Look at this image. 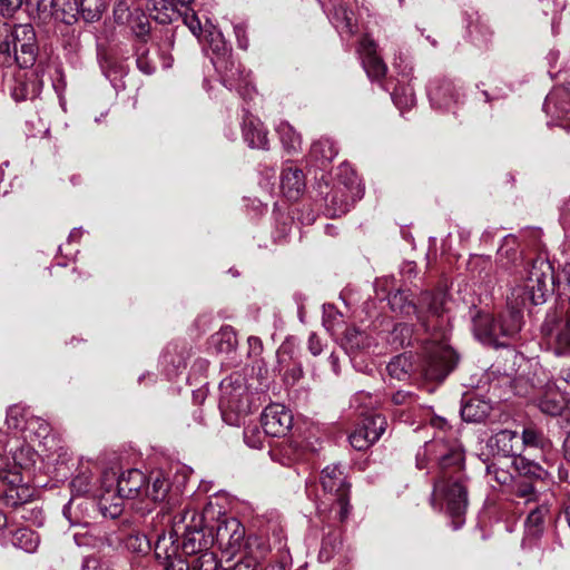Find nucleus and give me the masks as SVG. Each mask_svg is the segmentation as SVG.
Segmentation results:
<instances>
[{"mask_svg": "<svg viewBox=\"0 0 570 570\" xmlns=\"http://www.w3.org/2000/svg\"><path fill=\"white\" fill-rule=\"evenodd\" d=\"M425 459L438 463V476L433 481L431 505L436 510L445 508L448 514L454 519V527L459 528L462 524L461 517L468 507L463 449L455 439L446 440L435 436L425 443L423 453H417L416 466L419 469L425 468Z\"/></svg>", "mask_w": 570, "mask_h": 570, "instance_id": "f257e3e1", "label": "nucleus"}, {"mask_svg": "<svg viewBox=\"0 0 570 570\" xmlns=\"http://www.w3.org/2000/svg\"><path fill=\"white\" fill-rule=\"evenodd\" d=\"M147 476L138 469H129L119 476L112 471L102 474L105 492L100 494L98 507L106 518L115 519L122 512L124 499H142Z\"/></svg>", "mask_w": 570, "mask_h": 570, "instance_id": "f03ea898", "label": "nucleus"}, {"mask_svg": "<svg viewBox=\"0 0 570 570\" xmlns=\"http://www.w3.org/2000/svg\"><path fill=\"white\" fill-rule=\"evenodd\" d=\"M522 312L510 304V307L498 318L490 314L479 313L473 318V333L483 344L494 347L507 346L522 327Z\"/></svg>", "mask_w": 570, "mask_h": 570, "instance_id": "7ed1b4c3", "label": "nucleus"}, {"mask_svg": "<svg viewBox=\"0 0 570 570\" xmlns=\"http://www.w3.org/2000/svg\"><path fill=\"white\" fill-rule=\"evenodd\" d=\"M553 282V268L551 264L538 257L533 259L527 269L521 284L511 292L510 304L518 308L541 305L547 301Z\"/></svg>", "mask_w": 570, "mask_h": 570, "instance_id": "20e7f679", "label": "nucleus"}, {"mask_svg": "<svg viewBox=\"0 0 570 570\" xmlns=\"http://www.w3.org/2000/svg\"><path fill=\"white\" fill-rule=\"evenodd\" d=\"M6 36L0 42V57L3 65L17 63L20 68L31 67L37 58L38 45L31 24H3Z\"/></svg>", "mask_w": 570, "mask_h": 570, "instance_id": "39448f33", "label": "nucleus"}, {"mask_svg": "<svg viewBox=\"0 0 570 570\" xmlns=\"http://www.w3.org/2000/svg\"><path fill=\"white\" fill-rule=\"evenodd\" d=\"M321 484L326 494L330 512L334 520L344 522L347 520L352 507L350 504V485L337 465H327L321 473Z\"/></svg>", "mask_w": 570, "mask_h": 570, "instance_id": "423d86ee", "label": "nucleus"}, {"mask_svg": "<svg viewBox=\"0 0 570 570\" xmlns=\"http://www.w3.org/2000/svg\"><path fill=\"white\" fill-rule=\"evenodd\" d=\"M458 355L445 342H431L425 347L422 376L425 381L442 382L456 366Z\"/></svg>", "mask_w": 570, "mask_h": 570, "instance_id": "0eeeda50", "label": "nucleus"}, {"mask_svg": "<svg viewBox=\"0 0 570 570\" xmlns=\"http://www.w3.org/2000/svg\"><path fill=\"white\" fill-rule=\"evenodd\" d=\"M541 332L552 341L557 355H570V298L547 314Z\"/></svg>", "mask_w": 570, "mask_h": 570, "instance_id": "6e6552de", "label": "nucleus"}, {"mask_svg": "<svg viewBox=\"0 0 570 570\" xmlns=\"http://www.w3.org/2000/svg\"><path fill=\"white\" fill-rule=\"evenodd\" d=\"M219 407L227 424L239 425L250 412L249 394L246 387L242 383L234 385L230 381H223Z\"/></svg>", "mask_w": 570, "mask_h": 570, "instance_id": "1a4fd4ad", "label": "nucleus"}, {"mask_svg": "<svg viewBox=\"0 0 570 570\" xmlns=\"http://www.w3.org/2000/svg\"><path fill=\"white\" fill-rule=\"evenodd\" d=\"M176 531L163 532L157 535L155 556L164 570H190V564L179 553Z\"/></svg>", "mask_w": 570, "mask_h": 570, "instance_id": "9d476101", "label": "nucleus"}, {"mask_svg": "<svg viewBox=\"0 0 570 570\" xmlns=\"http://www.w3.org/2000/svg\"><path fill=\"white\" fill-rule=\"evenodd\" d=\"M262 425L265 434L281 438L285 436L293 425V415L283 404H271L262 413Z\"/></svg>", "mask_w": 570, "mask_h": 570, "instance_id": "9b49d317", "label": "nucleus"}, {"mask_svg": "<svg viewBox=\"0 0 570 570\" xmlns=\"http://www.w3.org/2000/svg\"><path fill=\"white\" fill-rule=\"evenodd\" d=\"M191 522L193 525H186L183 542L179 546L183 552L188 556L207 551L213 543L212 533H207L203 527V517L193 513Z\"/></svg>", "mask_w": 570, "mask_h": 570, "instance_id": "f8f14e48", "label": "nucleus"}, {"mask_svg": "<svg viewBox=\"0 0 570 570\" xmlns=\"http://www.w3.org/2000/svg\"><path fill=\"white\" fill-rule=\"evenodd\" d=\"M245 529L235 518H225L219 521L216 530V540L226 553L234 556L244 543Z\"/></svg>", "mask_w": 570, "mask_h": 570, "instance_id": "ddd939ff", "label": "nucleus"}, {"mask_svg": "<svg viewBox=\"0 0 570 570\" xmlns=\"http://www.w3.org/2000/svg\"><path fill=\"white\" fill-rule=\"evenodd\" d=\"M376 43L370 37H363L360 41V55L362 63L367 76L373 80H380L385 77L387 67L377 55Z\"/></svg>", "mask_w": 570, "mask_h": 570, "instance_id": "4468645a", "label": "nucleus"}, {"mask_svg": "<svg viewBox=\"0 0 570 570\" xmlns=\"http://www.w3.org/2000/svg\"><path fill=\"white\" fill-rule=\"evenodd\" d=\"M429 97L433 106L438 108H448L458 99V92L454 85L449 79L434 81L429 88Z\"/></svg>", "mask_w": 570, "mask_h": 570, "instance_id": "2eb2a0df", "label": "nucleus"}, {"mask_svg": "<svg viewBox=\"0 0 570 570\" xmlns=\"http://www.w3.org/2000/svg\"><path fill=\"white\" fill-rule=\"evenodd\" d=\"M281 188L287 198L297 199L305 188L303 171L297 167H285L281 175Z\"/></svg>", "mask_w": 570, "mask_h": 570, "instance_id": "dca6fc26", "label": "nucleus"}, {"mask_svg": "<svg viewBox=\"0 0 570 570\" xmlns=\"http://www.w3.org/2000/svg\"><path fill=\"white\" fill-rule=\"evenodd\" d=\"M389 304L392 311L396 313L403 314L405 316L415 314L417 321L421 323L424 330L430 331V324L428 323L424 313H422L419 307L409 299V296L404 292L397 291L391 294L389 297Z\"/></svg>", "mask_w": 570, "mask_h": 570, "instance_id": "f3484780", "label": "nucleus"}, {"mask_svg": "<svg viewBox=\"0 0 570 570\" xmlns=\"http://www.w3.org/2000/svg\"><path fill=\"white\" fill-rule=\"evenodd\" d=\"M332 22L342 35L353 36L357 31L356 16L345 4H336L332 12Z\"/></svg>", "mask_w": 570, "mask_h": 570, "instance_id": "a211bd4d", "label": "nucleus"}, {"mask_svg": "<svg viewBox=\"0 0 570 570\" xmlns=\"http://www.w3.org/2000/svg\"><path fill=\"white\" fill-rule=\"evenodd\" d=\"M491 409L488 401L479 396H470L461 407V416L466 422H481L490 414Z\"/></svg>", "mask_w": 570, "mask_h": 570, "instance_id": "6ab92c4d", "label": "nucleus"}, {"mask_svg": "<svg viewBox=\"0 0 570 570\" xmlns=\"http://www.w3.org/2000/svg\"><path fill=\"white\" fill-rule=\"evenodd\" d=\"M538 406L548 415H560L566 406V399L551 384H548L547 390L538 399Z\"/></svg>", "mask_w": 570, "mask_h": 570, "instance_id": "aec40b11", "label": "nucleus"}, {"mask_svg": "<svg viewBox=\"0 0 570 570\" xmlns=\"http://www.w3.org/2000/svg\"><path fill=\"white\" fill-rule=\"evenodd\" d=\"M69 10L77 9V12L87 22H94L101 18L107 8L106 0H69Z\"/></svg>", "mask_w": 570, "mask_h": 570, "instance_id": "412c9836", "label": "nucleus"}, {"mask_svg": "<svg viewBox=\"0 0 570 570\" xmlns=\"http://www.w3.org/2000/svg\"><path fill=\"white\" fill-rule=\"evenodd\" d=\"M493 446L504 456H517L521 451L520 436L511 430H501L493 436Z\"/></svg>", "mask_w": 570, "mask_h": 570, "instance_id": "4be33fe9", "label": "nucleus"}, {"mask_svg": "<svg viewBox=\"0 0 570 570\" xmlns=\"http://www.w3.org/2000/svg\"><path fill=\"white\" fill-rule=\"evenodd\" d=\"M170 483L160 472L153 473L146 481L144 498L154 502H161L166 499Z\"/></svg>", "mask_w": 570, "mask_h": 570, "instance_id": "5701e85b", "label": "nucleus"}, {"mask_svg": "<svg viewBox=\"0 0 570 570\" xmlns=\"http://www.w3.org/2000/svg\"><path fill=\"white\" fill-rule=\"evenodd\" d=\"M217 68L223 71V82L229 89H239L244 83L247 85V76L244 70L235 66L234 61H227L225 59L219 60Z\"/></svg>", "mask_w": 570, "mask_h": 570, "instance_id": "b1692460", "label": "nucleus"}, {"mask_svg": "<svg viewBox=\"0 0 570 570\" xmlns=\"http://www.w3.org/2000/svg\"><path fill=\"white\" fill-rule=\"evenodd\" d=\"M243 135L245 141L252 148L265 149L268 146L267 132L262 125L254 119L244 121Z\"/></svg>", "mask_w": 570, "mask_h": 570, "instance_id": "393cba45", "label": "nucleus"}, {"mask_svg": "<svg viewBox=\"0 0 570 570\" xmlns=\"http://www.w3.org/2000/svg\"><path fill=\"white\" fill-rule=\"evenodd\" d=\"M512 466L517 473L514 478L525 479V480H539L542 479L546 474V471L538 463L528 460L524 456L518 454L513 461Z\"/></svg>", "mask_w": 570, "mask_h": 570, "instance_id": "a878e982", "label": "nucleus"}, {"mask_svg": "<svg viewBox=\"0 0 570 570\" xmlns=\"http://www.w3.org/2000/svg\"><path fill=\"white\" fill-rule=\"evenodd\" d=\"M342 345L348 353H355L368 348L371 346V338L365 332L356 327H347Z\"/></svg>", "mask_w": 570, "mask_h": 570, "instance_id": "bb28decb", "label": "nucleus"}, {"mask_svg": "<svg viewBox=\"0 0 570 570\" xmlns=\"http://www.w3.org/2000/svg\"><path fill=\"white\" fill-rule=\"evenodd\" d=\"M145 7L149 17L161 24L171 22L176 13L167 0H146Z\"/></svg>", "mask_w": 570, "mask_h": 570, "instance_id": "cd10ccee", "label": "nucleus"}, {"mask_svg": "<svg viewBox=\"0 0 570 570\" xmlns=\"http://www.w3.org/2000/svg\"><path fill=\"white\" fill-rule=\"evenodd\" d=\"M276 131L279 136L283 147L288 153H296L301 150L302 137L289 122L281 121L276 128Z\"/></svg>", "mask_w": 570, "mask_h": 570, "instance_id": "c85d7f7f", "label": "nucleus"}, {"mask_svg": "<svg viewBox=\"0 0 570 570\" xmlns=\"http://www.w3.org/2000/svg\"><path fill=\"white\" fill-rule=\"evenodd\" d=\"M511 494L523 500L524 504L539 501V493L531 480L515 478L512 479Z\"/></svg>", "mask_w": 570, "mask_h": 570, "instance_id": "c756f323", "label": "nucleus"}, {"mask_svg": "<svg viewBox=\"0 0 570 570\" xmlns=\"http://www.w3.org/2000/svg\"><path fill=\"white\" fill-rule=\"evenodd\" d=\"M412 368L413 364L411 357L406 354L396 355L386 366L389 375L399 381L409 379Z\"/></svg>", "mask_w": 570, "mask_h": 570, "instance_id": "7c9ffc66", "label": "nucleus"}, {"mask_svg": "<svg viewBox=\"0 0 570 570\" xmlns=\"http://www.w3.org/2000/svg\"><path fill=\"white\" fill-rule=\"evenodd\" d=\"M549 512L546 503L538 504L532 509L525 520V528L529 534L538 537L543 532L544 518Z\"/></svg>", "mask_w": 570, "mask_h": 570, "instance_id": "2f4dec72", "label": "nucleus"}, {"mask_svg": "<svg viewBox=\"0 0 570 570\" xmlns=\"http://www.w3.org/2000/svg\"><path fill=\"white\" fill-rule=\"evenodd\" d=\"M11 95L16 101L32 99L38 95L35 80H29L26 75L16 77Z\"/></svg>", "mask_w": 570, "mask_h": 570, "instance_id": "473e14b6", "label": "nucleus"}, {"mask_svg": "<svg viewBox=\"0 0 570 570\" xmlns=\"http://www.w3.org/2000/svg\"><path fill=\"white\" fill-rule=\"evenodd\" d=\"M336 155L335 144L328 138H321L311 147V156L322 164L331 163Z\"/></svg>", "mask_w": 570, "mask_h": 570, "instance_id": "72a5a7b5", "label": "nucleus"}, {"mask_svg": "<svg viewBox=\"0 0 570 570\" xmlns=\"http://www.w3.org/2000/svg\"><path fill=\"white\" fill-rule=\"evenodd\" d=\"M420 305L421 308L419 309L422 313V308H426V312L430 315L440 317L444 311V295L441 293L434 294L431 292H424L421 294Z\"/></svg>", "mask_w": 570, "mask_h": 570, "instance_id": "f704fd0d", "label": "nucleus"}, {"mask_svg": "<svg viewBox=\"0 0 570 570\" xmlns=\"http://www.w3.org/2000/svg\"><path fill=\"white\" fill-rule=\"evenodd\" d=\"M127 24L138 38H145L150 31V22L145 12L137 8L128 16Z\"/></svg>", "mask_w": 570, "mask_h": 570, "instance_id": "c9c22d12", "label": "nucleus"}, {"mask_svg": "<svg viewBox=\"0 0 570 570\" xmlns=\"http://www.w3.org/2000/svg\"><path fill=\"white\" fill-rule=\"evenodd\" d=\"M348 439L355 450L363 451L377 441V433L375 431L366 432V430L360 425Z\"/></svg>", "mask_w": 570, "mask_h": 570, "instance_id": "e433bc0d", "label": "nucleus"}, {"mask_svg": "<svg viewBox=\"0 0 570 570\" xmlns=\"http://www.w3.org/2000/svg\"><path fill=\"white\" fill-rule=\"evenodd\" d=\"M520 443L521 446L524 445L539 449H544L549 444L543 432L534 426H527L523 429Z\"/></svg>", "mask_w": 570, "mask_h": 570, "instance_id": "4c0bfd02", "label": "nucleus"}, {"mask_svg": "<svg viewBox=\"0 0 570 570\" xmlns=\"http://www.w3.org/2000/svg\"><path fill=\"white\" fill-rule=\"evenodd\" d=\"M500 261L507 259L508 263H514L519 258L518 242L512 235L503 238V243L498 250Z\"/></svg>", "mask_w": 570, "mask_h": 570, "instance_id": "58836bf2", "label": "nucleus"}, {"mask_svg": "<svg viewBox=\"0 0 570 570\" xmlns=\"http://www.w3.org/2000/svg\"><path fill=\"white\" fill-rule=\"evenodd\" d=\"M124 544L128 551L134 553H146L150 549L147 537L141 533H129L124 539Z\"/></svg>", "mask_w": 570, "mask_h": 570, "instance_id": "ea45409f", "label": "nucleus"}, {"mask_svg": "<svg viewBox=\"0 0 570 570\" xmlns=\"http://www.w3.org/2000/svg\"><path fill=\"white\" fill-rule=\"evenodd\" d=\"M366 432L375 431L377 433V440L384 433L387 422L386 419L377 413L368 414L364 416L361 425Z\"/></svg>", "mask_w": 570, "mask_h": 570, "instance_id": "a19ab883", "label": "nucleus"}, {"mask_svg": "<svg viewBox=\"0 0 570 570\" xmlns=\"http://www.w3.org/2000/svg\"><path fill=\"white\" fill-rule=\"evenodd\" d=\"M190 570H218V561L214 552L204 551L195 558L190 564Z\"/></svg>", "mask_w": 570, "mask_h": 570, "instance_id": "79ce46f5", "label": "nucleus"}, {"mask_svg": "<svg viewBox=\"0 0 570 570\" xmlns=\"http://www.w3.org/2000/svg\"><path fill=\"white\" fill-rule=\"evenodd\" d=\"M412 336V327L407 324H397L391 333V343L396 347L410 345Z\"/></svg>", "mask_w": 570, "mask_h": 570, "instance_id": "37998d69", "label": "nucleus"}, {"mask_svg": "<svg viewBox=\"0 0 570 570\" xmlns=\"http://www.w3.org/2000/svg\"><path fill=\"white\" fill-rule=\"evenodd\" d=\"M0 481L9 484L11 488L18 487L22 482L21 474L17 466L6 468V459L0 455Z\"/></svg>", "mask_w": 570, "mask_h": 570, "instance_id": "c03bdc74", "label": "nucleus"}, {"mask_svg": "<svg viewBox=\"0 0 570 570\" xmlns=\"http://www.w3.org/2000/svg\"><path fill=\"white\" fill-rule=\"evenodd\" d=\"M265 435L256 424L247 425L244 430V441L253 449H259L263 445Z\"/></svg>", "mask_w": 570, "mask_h": 570, "instance_id": "a18cd8bd", "label": "nucleus"}, {"mask_svg": "<svg viewBox=\"0 0 570 570\" xmlns=\"http://www.w3.org/2000/svg\"><path fill=\"white\" fill-rule=\"evenodd\" d=\"M138 69L145 75H153L156 70L155 61L149 57L148 50L141 46L137 49V60H136Z\"/></svg>", "mask_w": 570, "mask_h": 570, "instance_id": "49530a36", "label": "nucleus"}, {"mask_svg": "<svg viewBox=\"0 0 570 570\" xmlns=\"http://www.w3.org/2000/svg\"><path fill=\"white\" fill-rule=\"evenodd\" d=\"M16 543L27 551H33L38 546V538L31 531L22 529L16 533Z\"/></svg>", "mask_w": 570, "mask_h": 570, "instance_id": "de8ad7c7", "label": "nucleus"}, {"mask_svg": "<svg viewBox=\"0 0 570 570\" xmlns=\"http://www.w3.org/2000/svg\"><path fill=\"white\" fill-rule=\"evenodd\" d=\"M487 471L490 475H493L494 480L499 484H510L512 479H515L510 472L499 468L495 463L488 465Z\"/></svg>", "mask_w": 570, "mask_h": 570, "instance_id": "09e8293b", "label": "nucleus"}, {"mask_svg": "<svg viewBox=\"0 0 570 570\" xmlns=\"http://www.w3.org/2000/svg\"><path fill=\"white\" fill-rule=\"evenodd\" d=\"M26 6L30 11L38 13L48 12L50 9L58 7V0H26Z\"/></svg>", "mask_w": 570, "mask_h": 570, "instance_id": "8fccbe9b", "label": "nucleus"}, {"mask_svg": "<svg viewBox=\"0 0 570 570\" xmlns=\"http://www.w3.org/2000/svg\"><path fill=\"white\" fill-rule=\"evenodd\" d=\"M217 337L219 338V346L218 348L220 351H230L236 345V337L234 332L230 328H224L218 334Z\"/></svg>", "mask_w": 570, "mask_h": 570, "instance_id": "3c124183", "label": "nucleus"}, {"mask_svg": "<svg viewBox=\"0 0 570 570\" xmlns=\"http://www.w3.org/2000/svg\"><path fill=\"white\" fill-rule=\"evenodd\" d=\"M91 484V475L86 472L78 474L72 481L71 487L73 491L79 494H85L89 492Z\"/></svg>", "mask_w": 570, "mask_h": 570, "instance_id": "603ef678", "label": "nucleus"}, {"mask_svg": "<svg viewBox=\"0 0 570 570\" xmlns=\"http://www.w3.org/2000/svg\"><path fill=\"white\" fill-rule=\"evenodd\" d=\"M392 401L396 405H411L416 402V395L412 392L397 391L393 394Z\"/></svg>", "mask_w": 570, "mask_h": 570, "instance_id": "864d4df0", "label": "nucleus"}, {"mask_svg": "<svg viewBox=\"0 0 570 570\" xmlns=\"http://www.w3.org/2000/svg\"><path fill=\"white\" fill-rule=\"evenodd\" d=\"M229 570H262V566L255 558L246 557L236 562Z\"/></svg>", "mask_w": 570, "mask_h": 570, "instance_id": "5fc2aeb1", "label": "nucleus"}, {"mask_svg": "<svg viewBox=\"0 0 570 570\" xmlns=\"http://www.w3.org/2000/svg\"><path fill=\"white\" fill-rule=\"evenodd\" d=\"M131 11H129V6L126 1L118 2L114 8V17L118 23H127L128 16Z\"/></svg>", "mask_w": 570, "mask_h": 570, "instance_id": "6e6d98bb", "label": "nucleus"}, {"mask_svg": "<svg viewBox=\"0 0 570 570\" xmlns=\"http://www.w3.org/2000/svg\"><path fill=\"white\" fill-rule=\"evenodd\" d=\"M302 366L298 363H293L291 367L284 370L283 376L286 383L294 384L302 377Z\"/></svg>", "mask_w": 570, "mask_h": 570, "instance_id": "4d7b16f0", "label": "nucleus"}, {"mask_svg": "<svg viewBox=\"0 0 570 570\" xmlns=\"http://www.w3.org/2000/svg\"><path fill=\"white\" fill-rule=\"evenodd\" d=\"M23 1L24 0H0V9L2 16H12L18 9L21 8Z\"/></svg>", "mask_w": 570, "mask_h": 570, "instance_id": "13d9d810", "label": "nucleus"}, {"mask_svg": "<svg viewBox=\"0 0 570 570\" xmlns=\"http://www.w3.org/2000/svg\"><path fill=\"white\" fill-rule=\"evenodd\" d=\"M185 24L189 28V30L195 36H199L202 32V26L199 19L195 13L186 14L184 18Z\"/></svg>", "mask_w": 570, "mask_h": 570, "instance_id": "bf43d9fd", "label": "nucleus"}, {"mask_svg": "<svg viewBox=\"0 0 570 570\" xmlns=\"http://www.w3.org/2000/svg\"><path fill=\"white\" fill-rule=\"evenodd\" d=\"M234 32L237 38V45L240 49L246 50L248 48V38L246 35V29L243 26H235Z\"/></svg>", "mask_w": 570, "mask_h": 570, "instance_id": "052dcab7", "label": "nucleus"}, {"mask_svg": "<svg viewBox=\"0 0 570 570\" xmlns=\"http://www.w3.org/2000/svg\"><path fill=\"white\" fill-rule=\"evenodd\" d=\"M308 350L313 355H318L322 352L321 341L315 334H312L308 338Z\"/></svg>", "mask_w": 570, "mask_h": 570, "instance_id": "680f3d73", "label": "nucleus"}, {"mask_svg": "<svg viewBox=\"0 0 570 570\" xmlns=\"http://www.w3.org/2000/svg\"><path fill=\"white\" fill-rule=\"evenodd\" d=\"M82 570H110L107 566L100 563L97 559H87L82 566Z\"/></svg>", "mask_w": 570, "mask_h": 570, "instance_id": "e2e57ef3", "label": "nucleus"}, {"mask_svg": "<svg viewBox=\"0 0 570 570\" xmlns=\"http://www.w3.org/2000/svg\"><path fill=\"white\" fill-rule=\"evenodd\" d=\"M563 456L570 463V433L563 441Z\"/></svg>", "mask_w": 570, "mask_h": 570, "instance_id": "0e129e2a", "label": "nucleus"}, {"mask_svg": "<svg viewBox=\"0 0 570 570\" xmlns=\"http://www.w3.org/2000/svg\"><path fill=\"white\" fill-rule=\"evenodd\" d=\"M328 361L332 365L333 371L337 374L338 373V356L335 353H331Z\"/></svg>", "mask_w": 570, "mask_h": 570, "instance_id": "69168bd1", "label": "nucleus"}, {"mask_svg": "<svg viewBox=\"0 0 570 570\" xmlns=\"http://www.w3.org/2000/svg\"><path fill=\"white\" fill-rule=\"evenodd\" d=\"M559 117L563 121L561 124V126H563L564 128H570V111L569 110H564V111H562V115L559 116Z\"/></svg>", "mask_w": 570, "mask_h": 570, "instance_id": "338daca9", "label": "nucleus"}, {"mask_svg": "<svg viewBox=\"0 0 570 570\" xmlns=\"http://www.w3.org/2000/svg\"><path fill=\"white\" fill-rule=\"evenodd\" d=\"M563 224L567 226V228L570 230V214H564L562 216Z\"/></svg>", "mask_w": 570, "mask_h": 570, "instance_id": "774afa93", "label": "nucleus"}]
</instances>
